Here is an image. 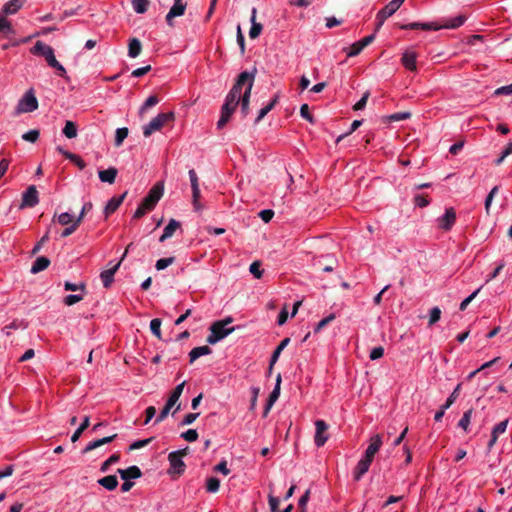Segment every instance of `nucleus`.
Listing matches in <instances>:
<instances>
[{"label": "nucleus", "instance_id": "obj_1", "mask_svg": "<svg viewBox=\"0 0 512 512\" xmlns=\"http://www.w3.org/2000/svg\"><path fill=\"white\" fill-rule=\"evenodd\" d=\"M257 73L256 67L253 68L252 72L244 71L240 73L237 77V80L235 84L233 85L232 89L229 91L225 98V102L238 106L241 96V90L243 87H248V85L251 83V89L253 88L255 75Z\"/></svg>", "mask_w": 512, "mask_h": 512}, {"label": "nucleus", "instance_id": "obj_2", "mask_svg": "<svg viewBox=\"0 0 512 512\" xmlns=\"http://www.w3.org/2000/svg\"><path fill=\"white\" fill-rule=\"evenodd\" d=\"M164 187L162 183L155 184L147 196L142 200L136 211L134 212L133 218L139 219L143 217L148 211H151L156 206L157 202L163 195Z\"/></svg>", "mask_w": 512, "mask_h": 512}, {"label": "nucleus", "instance_id": "obj_3", "mask_svg": "<svg viewBox=\"0 0 512 512\" xmlns=\"http://www.w3.org/2000/svg\"><path fill=\"white\" fill-rule=\"evenodd\" d=\"M232 321L233 319L231 317H227L224 320L214 322L210 327V334L206 339L207 343L211 345L216 344L232 333L234 327L227 328V325L232 323Z\"/></svg>", "mask_w": 512, "mask_h": 512}, {"label": "nucleus", "instance_id": "obj_4", "mask_svg": "<svg viewBox=\"0 0 512 512\" xmlns=\"http://www.w3.org/2000/svg\"><path fill=\"white\" fill-rule=\"evenodd\" d=\"M174 120L175 114L172 111L158 114L147 125L143 126L144 137H149L154 132L160 131L164 126L173 123Z\"/></svg>", "mask_w": 512, "mask_h": 512}, {"label": "nucleus", "instance_id": "obj_5", "mask_svg": "<svg viewBox=\"0 0 512 512\" xmlns=\"http://www.w3.org/2000/svg\"><path fill=\"white\" fill-rule=\"evenodd\" d=\"M186 382L183 381L179 385H177L174 390L171 392L165 406L160 411L159 415L157 416L155 423L162 422L169 414L170 410L177 404L181 394L183 393V389Z\"/></svg>", "mask_w": 512, "mask_h": 512}, {"label": "nucleus", "instance_id": "obj_6", "mask_svg": "<svg viewBox=\"0 0 512 512\" xmlns=\"http://www.w3.org/2000/svg\"><path fill=\"white\" fill-rule=\"evenodd\" d=\"M37 108L38 100L35 96L34 90L29 89L18 101V104L16 106V114L30 113L35 111Z\"/></svg>", "mask_w": 512, "mask_h": 512}, {"label": "nucleus", "instance_id": "obj_7", "mask_svg": "<svg viewBox=\"0 0 512 512\" xmlns=\"http://www.w3.org/2000/svg\"><path fill=\"white\" fill-rule=\"evenodd\" d=\"M132 245H133V244H132V243H130V244L126 247V249H125V251H124V253H123V255H122L121 259L118 261V263H116V264H115L113 267H111L110 269H107V270H104V271H102V272H101V274H100V278H101L102 283H103V286H104L105 288H109V287L111 286V284L113 283V281H114V275H115V273L117 272V270L119 269V267H120V265H121V263H122L123 259L126 257V255H127L128 251H129V249L131 248V246H132Z\"/></svg>", "mask_w": 512, "mask_h": 512}, {"label": "nucleus", "instance_id": "obj_8", "mask_svg": "<svg viewBox=\"0 0 512 512\" xmlns=\"http://www.w3.org/2000/svg\"><path fill=\"white\" fill-rule=\"evenodd\" d=\"M31 53L43 56L48 65L53 64L56 60L53 48L41 41L35 43L31 49Z\"/></svg>", "mask_w": 512, "mask_h": 512}, {"label": "nucleus", "instance_id": "obj_9", "mask_svg": "<svg viewBox=\"0 0 512 512\" xmlns=\"http://www.w3.org/2000/svg\"><path fill=\"white\" fill-rule=\"evenodd\" d=\"M328 428L329 426L324 420L319 419L315 421L316 431L314 436V442L317 447H322L328 440Z\"/></svg>", "mask_w": 512, "mask_h": 512}, {"label": "nucleus", "instance_id": "obj_10", "mask_svg": "<svg viewBox=\"0 0 512 512\" xmlns=\"http://www.w3.org/2000/svg\"><path fill=\"white\" fill-rule=\"evenodd\" d=\"M39 203L38 191L34 185L29 186L22 194L20 209L32 208Z\"/></svg>", "mask_w": 512, "mask_h": 512}, {"label": "nucleus", "instance_id": "obj_11", "mask_svg": "<svg viewBox=\"0 0 512 512\" xmlns=\"http://www.w3.org/2000/svg\"><path fill=\"white\" fill-rule=\"evenodd\" d=\"M187 453H188V447L181 449V450L173 451L169 454L168 460H169L170 466L177 473H182L184 471L185 464H184L182 458L184 456H186Z\"/></svg>", "mask_w": 512, "mask_h": 512}, {"label": "nucleus", "instance_id": "obj_12", "mask_svg": "<svg viewBox=\"0 0 512 512\" xmlns=\"http://www.w3.org/2000/svg\"><path fill=\"white\" fill-rule=\"evenodd\" d=\"M398 9L399 8L391 1L385 7H383L376 15L375 30L378 31L384 24L385 20L392 16Z\"/></svg>", "mask_w": 512, "mask_h": 512}, {"label": "nucleus", "instance_id": "obj_13", "mask_svg": "<svg viewBox=\"0 0 512 512\" xmlns=\"http://www.w3.org/2000/svg\"><path fill=\"white\" fill-rule=\"evenodd\" d=\"M237 106L231 105L227 102H224L221 108V115L217 122V128L223 129L225 125L229 122L232 114L236 110Z\"/></svg>", "mask_w": 512, "mask_h": 512}, {"label": "nucleus", "instance_id": "obj_14", "mask_svg": "<svg viewBox=\"0 0 512 512\" xmlns=\"http://www.w3.org/2000/svg\"><path fill=\"white\" fill-rule=\"evenodd\" d=\"M186 10V3L182 0H174L173 6L170 8L168 14L166 15V21L168 25L172 26V20L175 17L182 16Z\"/></svg>", "mask_w": 512, "mask_h": 512}, {"label": "nucleus", "instance_id": "obj_15", "mask_svg": "<svg viewBox=\"0 0 512 512\" xmlns=\"http://www.w3.org/2000/svg\"><path fill=\"white\" fill-rule=\"evenodd\" d=\"M439 227L445 231H449L456 221V212L450 207L446 209L445 214L439 218Z\"/></svg>", "mask_w": 512, "mask_h": 512}, {"label": "nucleus", "instance_id": "obj_16", "mask_svg": "<svg viewBox=\"0 0 512 512\" xmlns=\"http://www.w3.org/2000/svg\"><path fill=\"white\" fill-rule=\"evenodd\" d=\"M381 446H382L381 436L379 434L374 435L370 439V443L365 451L364 457L373 461L375 454L380 450Z\"/></svg>", "mask_w": 512, "mask_h": 512}, {"label": "nucleus", "instance_id": "obj_17", "mask_svg": "<svg viewBox=\"0 0 512 512\" xmlns=\"http://www.w3.org/2000/svg\"><path fill=\"white\" fill-rule=\"evenodd\" d=\"M126 196L127 192H124L122 195L114 196L108 201L104 208V214L106 218H108L119 208V206L122 204Z\"/></svg>", "mask_w": 512, "mask_h": 512}, {"label": "nucleus", "instance_id": "obj_18", "mask_svg": "<svg viewBox=\"0 0 512 512\" xmlns=\"http://www.w3.org/2000/svg\"><path fill=\"white\" fill-rule=\"evenodd\" d=\"M403 30H412V29H422V30H433L437 31L441 29V26H439L438 22H431V23H419V22H413L409 24H403L400 26Z\"/></svg>", "mask_w": 512, "mask_h": 512}, {"label": "nucleus", "instance_id": "obj_19", "mask_svg": "<svg viewBox=\"0 0 512 512\" xmlns=\"http://www.w3.org/2000/svg\"><path fill=\"white\" fill-rule=\"evenodd\" d=\"M280 386H281V374H278L276 377V383L273 391L270 393L265 410H264V416H266L273 406V404L277 401V399L280 396Z\"/></svg>", "mask_w": 512, "mask_h": 512}, {"label": "nucleus", "instance_id": "obj_20", "mask_svg": "<svg viewBox=\"0 0 512 512\" xmlns=\"http://www.w3.org/2000/svg\"><path fill=\"white\" fill-rule=\"evenodd\" d=\"M181 223L177 221L176 219H170L169 223L166 225V227L163 230V234L159 238V242H164L167 239L173 237L174 233L180 229Z\"/></svg>", "mask_w": 512, "mask_h": 512}, {"label": "nucleus", "instance_id": "obj_21", "mask_svg": "<svg viewBox=\"0 0 512 512\" xmlns=\"http://www.w3.org/2000/svg\"><path fill=\"white\" fill-rule=\"evenodd\" d=\"M372 460L363 457L356 465L353 473V477L356 481H359L364 474L369 470Z\"/></svg>", "mask_w": 512, "mask_h": 512}, {"label": "nucleus", "instance_id": "obj_22", "mask_svg": "<svg viewBox=\"0 0 512 512\" xmlns=\"http://www.w3.org/2000/svg\"><path fill=\"white\" fill-rule=\"evenodd\" d=\"M117 472L123 480L138 479L142 476V472L138 466H130L126 469H118Z\"/></svg>", "mask_w": 512, "mask_h": 512}, {"label": "nucleus", "instance_id": "obj_23", "mask_svg": "<svg viewBox=\"0 0 512 512\" xmlns=\"http://www.w3.org/2000/svg\"><path fill=\"white\" fill-rule=\"evenodd\" d=\"M116 437H117V434H113L111 436H107V437L92 441L82 450V453L86 454V453H88L92 450H95L105 444L111 443L112 441H114L116 439Z\"/></svg>", "mask_w": 512, "mask_h": 512}, {"label": "nucleus", "instance_id": "obj_24", "mask_svg": "<svg viewBox=\"0 0 512 512\" xmlns=\"http://www.w3.org/2000/svg\"><path fill=\"white\" fill-rule=\"evenodd\" d=\"M256 14H257V9L253 8L251 11V18H250L251 28L249 31V37L251 39H256L261 34L262 29H263L262 24L256 22Z\"/></svg>", "mask_w": 512, "mask_h": 512}, {"label": "nucleus", "instance_id": "obj_25", "mask_svg": "<svg viewBox=\"0 0 512 512\" xmlns=\"http://www.w3.org/2000/svg\"><path fill=\"white\" fill-rule=\"evenodd\" d=\"M118 170L115 167H110L106 170H100L98 172L99 179L104 183L113 184L117 177Z\"/></svg>", "mask_w": 512, "mask_h": 512}, {"label": "nucleus", "instance_id": "obj_26", "mask_svg": "<svg viewBox=\"0 0 512 512\" xmlns=\"http://www.w3.org/2000/svg\"><path fill=\"white\" fill-rule=\"evenodd\" d=\"M402 65L410 70V71H416V54L413 52L406 51L401 58Z\"/></svg>", "mask_w": 512, "mask_h": 512}, {"label": "nucleus", "instance_id": "obj_27", "mask_svg": "<svg viewBox=\"0 0 512 512\" xmlns=\"http://www.w3.org/2000/svg\"><path fill=\"white\" fill-rule=\"evenodd\" d=\"M251 83L246 87L242 97L240 98L239 104L241 106V112L244 117H246L249 113V104H250V96H251Z\"/></svg>", "mask_w": 512, "mask_h": 512}, {"label": "nucleus", "instance_id": "obj_28", "mask_svg": "<svg viewBox=\"0 0 512 512\" xmlns=\"http://www.w3.org/2000/svg\"><path fill=\"white\" fill-rule=\"evenodd\" d=\"M23 4L24 0H10L3 6L2 13L5 16L15 14L23 6Z\"/></svg>", "mask_w": 512, "mask_h": 512}, {"label": "nucleus", "instance_id": "obj_29", "mask_svg": "<svg viewBox=\"0 0 512 512\" xmlns=\"http://www.w3.org/2000/svg\"><path fill=\"white\" fill-rule=\"evenodd\" d=\"M211 353H212V350L207 345L195 347L189 353V362L193 363L199 357L204 356V355H209Z\"/></svg>", "mask_w": 512, "mask_h": 512}, {"label": "nucleus", "instance_id": "obj_30", "mask_svg": "<svg viewBox=\"0 0 512 512\" xmlns=\"http://www.w3.org/2000/svg\"><path fill=\"white\" fill-rule=\"evenodd\" d=\"M289 342H290V338H284L280 342V344L277 346V348L274 350V352L271 356L270 364H269V374H271L274 364L277 362L281 352L289 344Z\"/></svg>", "mask_w": 512, "mask_h": 512}, {"label": "nucleus", "instance_id": "obj_31", "mask_svg": "<svg viewBox=\"0 0 512 512\" xmlns=\"http://www.w3.org/2000/svg\"><path fill=\"white\" fill-rule=\"evenodd\" d=\"M49 265H50V260L45 256H40L34 261L30 271L32 274H37V273L47 269L49 267Z\"/></svg>", "mask_w": 512, "mask_h": 512}, {"label": "nucleus", "instance_id": "obj_32", "mask_svg": "<svg viewBox=\"0 0 512 512\" xmlns=\"http://www.w3.org/2000/svg\"><path fill=\"white\" fill-rule=\"evenodd\" d=\"M465 21H466L465 15H458L452 19L446 20L445 22H443L441 24L439 23V26H441V29L442 28L456 29V28L460 27L461 25H463Z\"/></svg>", "mask_w": 512, "mask_h": 512}, {"label": "nucleus", "instance_id": "obj_33", "mask_svg": "<svg viewBox=\"0 0 512 512\" xmlns=\"http://www.w3.org/2000/svg\"><path fill=\"white\" fill-rule=\"evenodd\" d=\"M99 485L106 488L109 491H113L118 486V480L115 475H108L98 480Z\"/></svg>", "mask_w": 512, "mask_h": 512}, {"label": "nucleus", "instance_id": "obj_34", "mask_svg": "<svg viewBox=\"0 0 512 512\" xmlns=\"http://www.w3.org/2000/svg\"><path fill=\"white\" fill-rule=\"evenodd\" d=\"M279 95L276 94L273 99L262 109H260L257 118L255 119V124H258L278 103Z\"/></svg>", "mask_w": 512, "mask_h": 512}, {"label": "nucleus", "instance_id": "obj_35", "mask_svg": "<svg viewBox=\"0 0 512 512\" xmlns=\"http://www.w3.org/2000/svg\"><path fill=\"white\" fill-rule=\"evenodd\" d=\"M142 51V44L137 38H132L128 45V56L136 58Z\"/></svg>", "mask_w": 512, "mask_h": 512}, {"label": "nucleus", "instance_id": "obj_36", "mask_svg": "<svg viewBox=\"0 0 512 512\" xmlns=\"http://www.w3.org/2000/svg\"><path fill=\"white\" fill-rule=\"evenodd\" d=\"M158 103H159V98L156 95H151L150 97H148L139 109V116L141 118H143L146 111Z\"/></svg>", "mask_w": 512, "mask_h": 512}, {"label": "nucleus", "instance_id": "obj_37", "mask_svg": "<svg viewBox=\"0 0 512 512\" xmlns=\"http://www.w3.org/2000/svg\"><path fill=\"white\" fill-rule=\"evenodd\" d=\"M57 221L62 226H68L74 222L73 216L68 212L61 213L59 215L55 214L52 218V222Z\"/></svg>", "mask_w": 512, "mask_h": 512}, {"label": "nucleus", "instance_id": "obj_38", "mask_svg": "<svg viewBox=\"0 0 512 512\" xmlns=\"http://www.w3.org/2000/svg\"><path fill=\"white\" fill-rule=\"evenodd\" d=\"M90 425V418L89 416H85L81 425L75 430L71 437V441L74 443L78 441V439L81 437L82 433L89 427Z\"/></svg>", "mask_w": 512, "mask_h": 512}, {"label": "nucleus", "instance_id": "obj_39", "mask_svg": "<svg viewBox=\"0 0 512 512\" xmlns=\"http://www.w3.org/2000/svg\"><path fill=\"white\" fill-rule=\"evenodd\" d=\"M63 134L69 138H75L77 136V127L74 122L68 120L63 128Z\"/></svg>", "mask_w": 512, "mask_h": 512}, {"label": "nucleus", "instance_id": "obj_40", "mask_svg": "<svg viewBox=\"0 0 512 512\" xmlns=\"http://www.w3.org/2000/svg\"><path fill=\"white\" fill-rule=\"evenodd\" d=\"M132 7L136 13L143 14L148 10L149 1L148 0H132Z\"/></svg>", "mask_w": 512, "mask_h": 512}, {"label": "nucleus", "instance_id": "obj_41", "mask_svg": "<svg viewBox=\"0 0 512 512\" xmlns=\"http://www.w3.org/2000/svg\"><path fill=\"white\" fill-rule=\"evenodd\" d=\"M128 133H129L128 128H126V127L118 128L115 132L114 145L116 147H120L123 144V141L125 140V138L128 136Z\"/></svg>", "mask_w": 512, "mask_h": 512}, {"label": "nucleus", "instance_id": "obj_42", "mask_svg": "<svg viewBox=\"0 0 512 512\" xmlns=\"http://www.w3.org/2000/svg\"><path fill=\"white\" fill-rule=\"evenodd\" d=\"M120 460V453L112 454L106 461L101 464L100 471L105 473L108 471L111 465L117 463Z\"/></svg>", "mask_w": 512, "mask_h": 512}, {"label": "nucleus", "instance_id": "obj_43", "mask_svg": "<svg viewBox=\"0 0 512 512\" xmlns=\"http://www.w3.org/2000/svg\"><path fill=\"white\" fill-rule=\"evenodd\" d=\"M0 33L6 36L14 33V29L11 23L6 20L5 15L0 17Z\"/></svg>", "mask_w": 512, "mask_h": 512}, {"label": "nucleus", "instance_id": "obj_44", "mask_svg": "<svg viewBox=\"0 0 512 512\" xmlns=\"http://www.w3.org/2000/svg\"><path fill=\"white\" fill-rule=\"evenodd\" d=\"M161 323V319L159 318H154L150 322V330L153 333V335L156 336L158 339H162Z\"/></svg>", "mask_w": 512, "mask_h": 512}, {"label": "nucleus", "instance_id": "obj_45", "mask_svg": "<svg viewBox=\"0 0 512 512\" xmlns=\"http://www.w3.org/2000/svg\"><path fill=\"white\" fill-rule=\"evenodd\" d=\"M472 413V409L465 411L462 418L459 420L458 426L464 429L465 431L468 430V427L470 425Z\"/></svg>", "mask_w": 512, "mask_h": 512}, {"label": "nucleus", "instance_id": "obj_46", "mask_svg": "<svg viewBox=\"0 0 512 512\" xmlns=\"http://www.w3.org/2000/svg\"><path fill=\"white\" fill-rule=\"evenodd\" d=\"M220 488V480L216 477H210L207 479L206 490L210 493L218 492Z\"/></svg>", "mask_w": 512, "mask_h": 512}, {"label": "nucleus", "instance_id": "obj_47", "mask_svg": "<svg viewBox=\"0 0 512 512\" xmlns=\"http://www.w3.org/2000/svg\"><path fill=\"white\" fill-rule=\"evenodd\" d=\"M65 158L73 162L81 170H83L86 167V163L77 154L65 153Z\"/></svg>", "mask_w": 512, "mask_h": 512}, {"label": "nucleus", "instance_id": "obj_48", "mask_svg": "<svg viewBox=\"0 0 512 512\" xmlns=\"http://www.w3.org/2000/svg\"><path fill=\"white\" fill-rule=\"evenodd\" d=\"M461 390V384H458L453 392L450 394V396L447 398L445 404H443V409H448L450 406L455 402V400L458 398Z\"/></svg>", "mask_w": 512, "mask_h": 512}, {"label": "nucleus", "instance_id": "obj_49", "mask_svg": "<svg viewBox=\"0 0 512 512\" xmlns=\"http://www.w3.org/2000/svg\"><path fill=\"white\" fill-rule=\"evenodd\" d=\"M175 262V257L161 258L156 261L155 268L157 270H163Z\"/></svg>", "mask_w": 512, "mask_h": 512}, {"label": "nucleus", "instance_id": "obj_50", "mask_svg": "<svg viewBox=\"0 0 512 512\" xmlns=\"http://www.w3.org/2000/svg\"><path fill=\"white\" fill-rule=\"evenodd\" d=\"M40 132L39 130L33 129L22 135V139L28 142L35 143L39 138Z\"/></svg>", "mask_w": 512, "mask_h": 512}, {"label": "nucleus", "instance_id": "obj_51", "mask_svg": "<svg viewBox=\"0 0 512 512\" xmlns=\"http://www.w3.org/2000/svg\"><path fill=\"white\" fill-rule=\"evenodd\" d=\"M512 154V141L509 142L505 148L503 149V151L501 152V155L500 157L495 161V164L496 165H500L502 164V162L505 160L506 157H508L509 155Z\"/></svg>", "mask_w": 512, "mask_h": 512}, {"label": "nucleus", "instance_id": "obj_52", "mask_svg": "<svg viewBox=\"0 0 512 512\" xmlns=\"http://www.w3.org/2000/svg\"><path fill=\"white\" fill-rule=\"evenodd\" d=\"M507 425H508V420H504V421H501L499 422L492 430V433L491 435H495V437H499L500 434H503L506 429H507Z\"/></svg>", "mask_w": 512, "mask_h": 512}, {"label": "nucleus", "instance_id": "obj_53", "mask_svg": "<svg viewBox=\"0 0 512 512\" xmlns=\"http://www.w3.org/2000/svg\"><path fill=\"white\" fill-rule=\"evenodd\" d=\"M335 319V314H330L327 317L323 318L321 321H319L314 329L315 333H318L320 330H322L326 325L331 323Z\"/></svg>", "mask_w": 512, "mask_h": 512}, {"label": "nucleus", "instance_id": "obj_54", "mask_svg": "<svg viewBox=\"0 0 512 512\" xmlns=\"http://www.w3.org/2000/svg\"><path fill=\"white\" fill-rule=\"evenodd\" d=\"M92 208H93V204H92V202H86V203L83 205V207H82V209H81V211H80V213H79L78 217L75 219V221H77V223L81 224V222L83 221V219H84L85 215H86L88 212H90V211L92 210Z\"/></svg>", "mask_w": 512, "mask_h": 512}, {"label": "nucleus", "instance_id": "obj_55", "mask_svg": "<svg viewBox=\"0 0 512 512\" xmlns=\"http://www.w3.org/2000/svg\"><path fill=\"white\" fill-rule=\"evenodd\" d=\"M364 48L362 47V45L360 44L359 41L353 43L350 47H349V50L347 52V56L348 57H354V56H357L358 54L361 53V51L363 50Z\"/></svg>", "mask_w": 512, "mask_h": 512}, {"label": "nucleus", "instance_id": "obj_56", "mask_svg": "<svg viewBox=\"0 0 512 512\" xmlns=\"http://www.w3.org/2000/svg\"><path fill=\"white\" fill-rule=\"evenodd\" d=\"M410 117H411V113H409V112H398V113H394V114L388 116L387 119L390 122H396V121L408 119Z\"/></svg>", "mask_w": 512, "mask_h": 512}, {"label": "nucleus", "instance_id": "obj_57", "mask_svg": "<svg viewBox=\"0 0 512 512\" xmlns=\"http://www.w3.org/2000/svg\"><path fill=\"white\" fill-rule=\"evenodd\" d=\"M441 310L439 307H433L430 311L429 325H433L440 320Z\"/></svg>", "mask_w": 512, "mask_h": 512}, {"label": "nucleus", "instance_id": "obj_58", "mask_svg": "<svg viewBox=\"0 0 512 512\" xmlns=\"http://www.w3.org/2000/svg\"><path fill=\"white\" fill-rule=\"evenodd\" d=\"M181 437L188 442H194L198 439V432L195 429H189L183 432Z\"/></svg>", "mask_w": 512, "mask_h": 512}, {"label": "nucleus", "instance_id": "obj_59", "mask_svg": "<svg viewBox=\"0 0 512 512\" xmlns=\"http://www.w3.org/2000/svg\"><path fill=\"white\" fill-rule=\"evenodd\" d=\"M300 115H301V117H303L304 119H306L310 123H314V117H313V115L309 111L308 104L301 105V107H300Z\"/></svg>", "mask_w": 512, "mask_h": 512}, {"label": "nucleus", "instance_id": "obj_60", "mask_svg": "<svg viewBox=\"0 0 512 512\" xmlns=\"http://www.w3.org/2000/svg\"><path fill=\"white\" fill-rule=\"evenodd\" d=\"M83 299L82 295L70 294L66 296L63 300L64 304L67 306H72Z\"/></svg>", "mask_w": 512, "mask_h": 512}, {"label": "nucleus", "instance_id": "obj_61", "mask_svg": "<svg viewBox=\"0 0 512 512\" xmlns=\"http://www.w3.org/2000/svg\"><path fill=\"white\" fill-rule=\"evenodd\" d=\"M369 96H370V92L369 91H366L363 96L361 97V99L353 106V109L355 111H358V110H362L365 108L366 104H367V101L369 99Z\"/></svg>", "mask_w": 512, "mask_h": 512}, {"label": "nucleus", "instance_id": "obj_62", "mask_svg": "<svg viewBox=\"0 0 512 512\" xmlns=\"http://www.w3.org/2000/svg\"><path fill=\"white\" fill-rule=\"evenodd\" d=\"M309 497H310V490L308 489L299 499L298 506H299L300 512H306V505L309 501Z\"/></svg>", "mask_w": 512, "mask_h": 512}, {"label": "nucleus", "instance_id": "obj_63", "mask_svg": "<svg viewBox=\"0 0 512 512\" xmlns=\"http://www.w3.org/2000/svg\"><path fill=\"white\" fill-rule=\"evenodd\" d=\"M261 264L258 261L253 262L250 265L249 271L254 275L255 278L260 279L262 277L263 271L260 269Z\"/></svg>", "mask_w": 512, "mask_h": 512}, {"label": "nucleus", "instance_id": "obj_64", "mask_svg": "<svg viewBox=\"0 0 512 512\" xmlns=\"http://www.w3.org/2000/svg\"><path fill=\"white\" fill-rule=\"evenodd\" d=\"M269 507L271 512H278V507L280 504V500L278 497L273 496L272 494H269L268 497Z\"/></svg>", "mask_w": 512, "mask_h": 512}]
</instances>
